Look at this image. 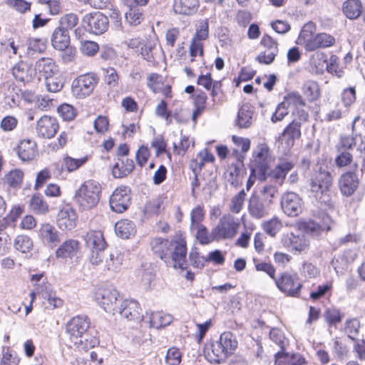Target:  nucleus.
Wrapping results in <instances>:
<instances>
[{
  "mask_svg": "<svg viewBox=\"0 0 365 365\" xmlns=\"http://www.w3.org/2000/svg\"><path fill=\"white\" fill-rule=\"evenodd\" d=\"M86 246L91 250H105L107 244L103 232L100 230H91L87 232L84 237Z\"/></svg>",
  "mask_w": 365,
  "mask_h": 365,
  "instance_id": "cd10ccee",
  "label": "nucleus"
},
{
  "mask_svg": "<svg viewBox=\"0 0 365 365\" xmlns=\"http://www.w3.org/2000/svg\"><path fill=\"white\" fill-rule=\"evenodd\" d=\"M115 232L118 237L123 239H128L135 235V227L132 221L122 220L115 223Z\"/></svg>",
  "mask_w": 365,
  "mask_h": 365,
  "instance_id": "c9c22d12",
  "label": "nucleus"
},
{
  "mask_svg": "<svg viewBox=\"0 0 365 365\" xmlns=\"http://www.w3.org/2000/svg\"><path fill=\"white\" fill-rule=\"evenodd\" d=\"M35 71L46 78L58 74V66L51 58H41L35 63Z\"/></svg>",
  "mask_w": 365,
  "mask_h": 365,
  "instance_id": "bb28decb",
  "label": "nucleus"
},
{
  "mask_svg": "<svg viewBox=\"0 0 365 365\" xmlns=\"http://www.w3.org/2000/svg\"><path fill=\"white\" fill-rule=\"evenodd\" d=\"M245 197L246 193L244 190L235 195L231 200L230 205V211L236 214L239 213L243 207Z\"/></svg>",
  "mask_w": 365,
  "mask_h": 365,
  "instance_id": "3c124183",
  "label": "nucleus"
},
{
  "mask_svg": "<svg viewBox=\"0 0 365 365\" xmlns=\"http://www.w3.org/2000/svg\"><path fill=\"white\" fill-rule=\"evenodd\" d=\"M294 164L291 161H282L274 169L267 172V177L274 181V185H282L287 173L294 168Z\"/></svg>",
  "mask_w": 365,
  "mask_h": 365,
  "instance_id": "5701e85b",
  "label": "nucleus"
},
{
  "mask_svg": "<svg viewBox=\"0 0 365 365\" xmlns=\"http://www.w3.org/2000/svg\"><path fill=\"white\" fill-rule=\"evenodd\" d=\"M356 100L355 86H349L344 88L341 93V101L346 108H350Z\"/></svg>",
  "mask_w": 365,
  "mask_h": 365,
  "instance_id": "c03bdc74",
  "label": "nucleus"
},
{
  "mask_svg": "<svg viewBox=\"0 0 365 365\" xmlns=\"http://www.w3.org/2000/svg\"><path fill=\"white\" fill-rule=\"evenodd\" d=\"M295 140L293 137L283 132L278 139V148L286 153L292 148Z\"/></svg>",
  "mask_w": 365,
  "mask_h": 365,
  "instance_id": "13d9d810",
  "label": "nucleus"
},
{
  "mask_svg": "<svg viewBox=\"0 0 365 365\" xmlns=\"http://www.w3.org/2000/svg\"><path fill=\"white\" fill-rule=\"evenodd\" d=\"M334 224L333 220L329 216L326 215L323 217L322 224L314 221H302L299 223V227L302 229L306 233L309 234L314 237L319 236L324 231H329L331 230V226Z\"/></svg>",
  "mask_w": 365,
  "mask_h": 365,
  "instance_id": "f3484780",
  "label": "nucleus"
},
{
  "mask_svg": "<svg viewBox=\"0 0 365 365\" xmlns=\"http://www.w3.org/2000/svg\"><path fill=\"white\" fill-rule=\"evenodd\" d=\"M198 7V0H175L173 4L175 12L182 15H191L196 13Z\"/></svg>",
  "mask_w": 365,
  "mask_h": 365,
  "instance_id": "7c9ffc66",
  "label": "nucleus"
},
{
  "mask_svg": "<svg viewBox=\"0 0 365 365\" xmlns=\"http://www.w3.org/2000/svg\"><path fill=\"white\" fill-rule=\"evenodd\" d=\"M352 136L341 135L340 146L344 149H350L356 145L360 151L365 150V119L356 117L352 123Z\"/></svg>",
  "mask_w": 365,
  "mask_h": 365,
  "instance_id": "423d86ee",
  "label": "nucleus"
},
{
  "mask_svg": "<svg viewBox=\"0 0 365 365\" xmlns=\"http://www.w3.org/2000/svg\"><path fill=\"white\" fill-rule=\"evenodd\" d=\"M173 321V317L161 312L146 313L142 322L144 324H148L150 327L160 329L169 325Z\"/></svg>",
  "mask_w": 365,
  "mask_h": 365,
  "instance_id": "4be33fe9",
  "label": "nucleus"
},
{
  "mask_svg": "<svg viewBox=\"0 0 365 365\" xmlns=\"http://www.w3.org/2000/svg\"><path fill=\"white\" fill-rule=\"evenodd\" d=\"M130 203V190L126 186L117 187L110 197V208L115 212L121 213L125 211Z\"/></svg>",
  "mask_w": 365,
  "mask_h": 365,
  "instance_id": "ddd939ff",
  "label": "nucleus"
},
{
  "mask_svg": "<svg viewBox=\"0 0 365 365\" xmlns=\"http://www.w3.org/2000/svg\"><path fill=\"white\" fill-rule=\"evenodd\" d=\"M77 215L69 206L61 208L56 218L57 225L61 230H72L76 227Z\"/></svg>",
  "mask_w": 365,
  "mask_h": 365,
  "instance_id": "aec40b11",
  "label": "nucleus"
},
{
  "mask_svg": "<svg viewBox=\"0 0 365 365\" xmlns=\"http://www.w3.org/2000/svg\"><path fill=\"white\" fill-rule=\"evenodd\" d=\"M87 160L86 158L76 159L69 156H66L63 158L62 164H55L56 171L54 172L57 175H60L63 169H66L68 172H73L78 169L82 166Z\"/></svg>",
  "mask_w": 365,
  "mask_h": 365,
  "instance_id": "72a5a7b5",
  "label": "nucleus"
},
{
  "mask_svg": "<svg viewBox=\"0 0 365 365\" xmlns=\"http://www.w3.org/2000/svg\"><path fill=\"white\" fill-rule=\"evenodd\" d=\"M140 307L138 302L133 299H124L120 302L116 313L128 321L140 322L143 316L140 314Z\"/></svg>",
  "mask_w": 365,
  "mask_h": 365,
  "instance_id": "4468645a",
  "label": "nucleus"
},
{
  "mask_svg": "<svg viewBox=\"0 0 365 365\" xmlns=\"http://www.w3.org/2000/svg\"><path fill=\"white\" fill-rule=\"evenodd\" d=\"M332 181L330 172L322 166L319 167L312 173L309 183L310 193L321 205L327 207H333L334 205L330 195Z\"/></svg>",
  "mask_w": 365,
  "mask_h": 365,
  "instance_id": "f03ea898",
  "label": "nucleus"
},
{
  "mask_svg": "<svg viewBox=\"0 0 365 365\" xmlns=\"http://www.w3.org/2000/svg\"><path fill=\"white\" fill-rule=\"evenodd\" d=\"M343 12L350 19H356L362 12L360 0H346L343 4Z\"/></svg>",
  "mask_w": 365,
  "mask_h": 365,
  "instance_id": "4c0bfd02",
  "label": "nucleus"
},
{
  "mask_svg": "<svg viewBox=\"0 0 365 365\" xmlns=\"http://www.w3.org/2000/svg\"><path fill=\"white\" fill-rule=\"evenodd\" d=\"M305 359L299 354L278 352L275 354L276 365H305Z\"/></svg>",
  "mask_w": 365,
  "mask_h": 365,
  "instance_id": "2f4dec72",
  "label": "nucleus"
},
{
  "mask_svg": "<svg viewBox=\"0 0 365 365\" xmlns=\"http://www.w3.org/2000/svg\"><path fill=\"white\" fill-rule=\"evenodd\" d=\"M343 317L344 315L340 311L335 308L327 309L324 314V320L329 327H336V324L341 322Z\"/></svg>",
  "mask_w": 365,
  "mask_h": 365,
  "instance_id": "a18cd8bd",
  "label": "nucleus"
},
{
  "mask_svg": "<svg viewBox=\"0 0 365 365\" xmlns=\"http://www.w3.org/2000/svg\"><path fill=\"white\" fill-rule=\"evenodd\" d=\"M98 76L94 73L79 76L72 83L71 91L77 98H85L90 96L98 83Z\"/></svg>",
  "mask_w": 365,
  "mask_h": 365,
  "instance_id": "6e6552de",
  "label": "nucleus"
},
{
  "mask_svg": "<svg viewBox=\"0 0 365 365\" xmlns=\"http://www.w3.org/2000/svg\"><path fill=\"white\" fill-rule=\"evenodd\" d=\"M286 103L287 102L282 101L277 106L275 112L271 118V120L273 123L281 121L289 113V107Z\"/></svg>",
  "mask_w": 365,
  "mask_h": 365,
  "instance_id": "69168bd1",
  "label": "nucleus"
},
{
  "mask_svg": "<svg viewBox=\"0 0 365 365\" xmlns=\"http://www.w3.org/2000/svg\"><path fill=\"white\" fill-rule=\"evenodd\" d=\"M78 21V19L76 14H66L61 18L58 28L68 31L76 26Z\"/></svg>",
  "mask_w": 365,
  "mask_h": 365,
  "instance_id": "603ef678",
  "label": "nucleus"
},
{
  "mask_svg": "<svg viewBox=\"0 0 365 365\" xmlns=\"http://www.w3.org/2000/svg\"><path fill=\"white\" fill-rule=\"evenodd\" d=\"M253 115V108L248 103L243 104L237 113V125L240 128H249L252 123Z\"/></svg>",
  "mask_w": 365,
  "mask_h": 365,
  "instance_id": "473e14b6",
  "label": "nucleus"
},
{
  "mask_svg": "<svg viewBox=\"0 0 365 365\" xmlns=\"http://www.w3.org/2000/svg\"><path fill=\"white\" fill-rule=\"evenodd\" d=\"M190 55L191 56L190 61H195V57L197 56L202 57L204 54L203 43L197 40L192 39L190 44Z\"/></svg>",
  "mask_w": 365,
  "mask_h": 365,
  "instance_id": "e2e57ef3",
  "label": "nucleus"
},
{
  "mask_svg": "<svg viewBox=\"0 0 365 365\" xmlns=\"http://www.w3.org/2000/svg\"><path fill=\"white\" fill-rule=\"evenodd\" d=\"M58 113L64 120L67 121L72 120L76 114L74 108L71 105L67 103L61 105L58 108Z\"/></svg>",
  "mask_w": 365,
  "mask_h": 365,
  "instance_id": "0e129e2a",
  "label": "nucleus"
},
{
  "mask_svg": "<svg viewBox=\"0 0 365 365\" xmlns=\"http://www.w3.org/2000/svg\"><path fill=\"white\" fill-rule=\"evenodd\" d=\"M284 102H287V105L289 108L295 107L298 110V113H299V119L301 120H306L308 116L307 113L304 112L303 110H299V106H303L304 105V102L302 97L297 93H291L287 96L284 97L283 101Z\"/></svg>",
  "mask_w": 365,
  "mask_h": 365,
  "instance_id": "a19ab883",
  "label": "nucleus"
},
{
  "mask_svg": "<svg viewBox=\"0 0 365 365\" xmlns=\"http://www.w3.org/2000/svg\"><path fill=\"white\" fill-rule=\"evenodd\" d=\"M303 200L294 192H286L281 197V207L283 212L289 217H297L303 210Z\"/></svg>",
  "mask_w": 365,
  "mask_h": 365,
  "instance_id": "9b49d317",
  "label": "nucleus"
},
{
  "mask_svg": "<svg viewBox=\"0 0 365 365\" xmlns=\"http://www.w3.org/2000/svg\"><path fill=\"white\" fill-rule=\"evenodd\" d=\"M61 235L54 226L49 223L42 224L39 229V237L49 247L56 246L61 240Z\"/></svg>",
  "mask_w": 365,
  "mask_h": 365,
  "instance_id": "412c9836",
  "label": "nucleus"
},
{
  "mask_svg": "<svg viewBox=\"0 0 365 365\" xmlns=\"http://www.w3.org/2000/svg\"><path fill=\"white\" fill-rule=\"evenodd\" d=\"M247 209L252 219L261 220L269 215L271 207L262 200L260 195L254 192L247 201Z\"/></svg>",
  "mask_w": 365,
  "mask_h": 365,
  "instance_id": "f8f14e48",
  "label": "nucleus"
},
{
  "mask_svg": "<svg viewBox=\"0 0 365 365\" xmlns=\"http://www.w3.org/2000/svg\"><path fill=\"white\" fill-rule=\"evenodd\" d=\"M150 156V152L145 145H140L135 153V160L140 167H143Z\"/></svg>",
  "mask_w": 365,
  "mask_h": 365,
  "instance_id": "052dcab7",
  "label": "nucleus"
},
{
  "mask_svg": "<svg viewBox=\"0 0 365 365\" xmlns=\"http://www.w3.org/2000/svg\"><path fill=\"white\" fill-rule=\"evenodd\" d=\"M181 359L180 351L175 347H172L167 351L165 361L168 365H179Z\"/></svg>",
  "mask_w": 365,
  "mask_h": 365,
  "instance_id": "6e6d98bb",
  "label": "nucleus"
},
{
  "mask_svg": "<svg viewBox=\"0 0 365 365\" xmlns=\"http://www.w3.org/2000/svg\"><path fill=\"white\" fill-rule=\"evenodd\" d=\"M30 208L36 214L45 215L48 210L47 202L39 195H34L30 200Z\"/></svg>",
  "mask_w": 365,
  "mask_h": 365,
  "instance_id": "37998d69",
  "label": "nucleus"
},
{
  "mask_svg": "<svg viewBox=\"0 0 365 365\" xmlns=\"http://www.w3.org/2000/svg\"><path fill=\"white\" fill-rule=\"evenodd\" d=\"M90 322L86 316L73 317L66 324V331L71 339L82 337L88 329Z\"/></svg>",
  "mask_w": 365,
  "mask_h": 365,
  "instance_id": "6ab92c4d",
  "label": "nucleus"
},
{
  "mask_svg": "<svg viewBox=\"0 0 365 365\" xmlns=\"http://www.w3.org/2000/svg\"><path fill=\"white\" fill-rule=\"evenodd\" d=\"M104 81L110 88H115L118 86L119 76L115 68L109 67L103 70Z\"/></svg>",
  "mask_w": 365,
  "mask_h": 365,
  "instance_id": "864d4df0",
  "label": "nucleus"
},
{
  "mask_svg": "<svg viewBox=\"0 0 365 365\" xmlns=\"http://www.w3.org/2000/svg\"><path fill=\"white\" fill-rule=\"evenodd\" d=\"M119 296L118 292L113 288H100L95 293L94 299L106 312L115 314L121 302Z\"/></svg>",
  "mask_w": 365,
  "mask_h": 365,
  "instance_id": "1a4fd4ad",
  "label": "nucleus"
},
{
  "mask_svg": "<svg viewBox=\"0 0 365 365\" xmlns=\"http://www.w3.org/2000/svg\"><path fill=\"white\" fill-rule=\"evenodd\" d=\"M335 38L329 34L319 33L309 40L307 44V51H314L319 48H326L334 46Z\"/></svg>",
  "mask_w": 365,
  "mask_h": 365,
  "instance_id": "b1692460",
  "label": "nucleus"
},
{
  "mask_svg": "<svg viewBox=\"0 0 365 365\" xmlns=\"http://www.w3.org/2000/svg\"><path fill=\"white\" fill-rule=\"evenodd\" d=\"M54 76H50L49 77H46L45 83L47 90L49 92H58L63 88V83L61 80L57 78H54Z\"/></svg>",
  "mask_w": 365,
  "mask_h": 365,
  "instance_id": "774afa93",
  "label": "nucleus"
},
{
  "mask_svg": "<svg viewBox=\"0 0 365 365\" xmlns=\"http://www.w3.org/2000/svg\"><path fill=\"white\" fill-rule=\"evenodd\" d=\"M24 174L21 170H15L9 172L6 178V182L11 187H16L21 185Z\"/></svg>",
  "mask_w": 365,
  "mask_h": 365,
  "instance_id": "bf43d9fd",
  "label": "nucleus"
},
{
  "mask_svg": "<svg viewBox=\"0 0 365 365\" xmlns=\"http://www.w3.org/2000/svg\"><path fill=\"white\" fill-rule=\"evenodd\" d=\"M315 31V26L313 23L309 22L306 24L302 29L299 36L298 37V43L304 45L307 50V44L309 40H312L313 33Z\"/></svg>",
  "mask_w": 365,
  "mask_h": 365,
  "instance_id": "49530a36",
  "label": "nucleus"
},
{
  "mask_svg": "<svg viewBox=\"0 0 365 365\" xmlns=\"http://www.w3.org/2000/svg\"><path fill=\"white\" fill-rule=\"evenodd\" d=\"M359 180L354 172H347L343 174L339 181L341 192L345 196L351 195L356 190Z\"/></svg>",
  "mask_w": 365,
  "mask_h": 365,
  "instance_id": "393cba45",
  "label": "nucleus"
},
{
  "mask_svg": "<svg viewBox=\"0 0 365 365\" xmlns=\"http://www.w3.org/2000/svg\"><path fill=\"white\" fill-rule=\"evenodd\" d=\"M277 287L290 296H297L302 287L299 277L296 274H284L280 280L275 279Z\"/></svg>",
  "mask_w": 365,
  "mask_h": 365,
  "instance_id": "a211bd4d",
  "label": "nucleus"
},
{
  "mask_svg": "<svg viewBox=\"0 0 365 365\" xmlns=\"http://www.w3.org/2000/svg\"><path fill=\"white\" fill-rule=\"evenodd\" d=\"M122 165L120 168L118 163H115L112 170V174L114 178H123L130 174L135 168L134 162L131 159L125 158V160H122Z\"/></svg>",
  "mask_w": 365,
  "mask_h": 365,
  "instance_id": "ea45409f",
  "label": "nucleus"
},
{
  "mask_svg": "<svg viewBox=\"0 0 365 365\" xmlns=\"http://www.w3.org/2000/svg\"><path fill=\"white\" fill-rule=\"evenodd\" d=\"M190 228L192 230L196 231V237L200 244L207 245L211 242L207 230L203 225L190 227Z\"/></svg>",
  "mask_w": 365,
  "mask_h": 365,
  "instance_id": "680f3d73",
  "label": "nucleus"
},
{
  "mask_svg": "<svg viewBox=\"0 0 365 365\" xmlns=\"http://www.w3.org/2000/svg\"><path fill=\"white\" fill-rule=\"evenodd\" d=\"M282 227V222L277 217H274L272 219L264 222L262 224V227L264 232L271 237H274L280 230Z\"/></svg>",
  "mask_w": 365,
  "mask_h": 365,
  "instance_id": "09e8293b",
  "label": "nucleus"
},
{
  "mask_svg": "<svg viewBox=\"0 0 365 365\" xmlns=\"http://www.w3.org/2000/svg\"><path fill=\"white\" fill-rule=\"evenodd\" d=\"M58 127L55 118L45 115L37 121L36 131L38 136L42 138H51L57 133Z\"/></svg>",
  "mask_w": 365,
  "mask_h": 365,
  "instance_id": "2eb2a0df",
  "label": "nucleus"
},
{
  "mask_svg": "<svg viewBox=\"0 0 365 365\" xmlns=\"http://www.w3.org/2000/svg\"><path fill=\"white\" fill-rule=\"evenodd\" d=\"M281 242L284 247L298 253L305 251L309 246V242L304 235H294L293 232L284 235Z\"/></svg>",
  "mask_w": 365,
  "mask_h": 365,
  "instance_id": "dca6fc26",
  "label": "nucleus"
},
{
  "mask_svg": "<svg viewBox=\"0 0 365 365\" xmlns=\"http://www.w3.org/2000/svg\"><path fill=\"white\" fill-rule=\"evenodd\" d=\"M274 161L268 145L265 143L259 144L253 151L251 161V172L260 181L267 178V172Z\"/></svg>",
  "mask_w": 365,
  "mask_h": 365,
  "instance_id": "39448f33",
  "label": "nucleus"
},
{
  "mask_svg": "<svg viewBox=\"0 0 365 365\" xmlns=\"http://www.w3.org/2000/svg\"><path fill=\"white\" fill-rule=\"evenodd\" d=\"M360 328L361 323L357 318H349L344 322L343 330L350 339L355 341L358 340Z\"/></svg>",
  "mask_w": 365,
  "mask_h": 365,
  "instance_id": "e433bc0d",
  "label": "nucleus"
},
{
  "mask_svg": "<svg viewBox=\"0 0 365 365\" xmlns=\"http://www.w3.org/2000/svg\"><path fill=\"white\" fill-rule=\"evenodd\" d=\"M12 74L17 81L26 83L32 81L34 71L27 63L20 61L14 66Z\"/></svg>",
  "mask_w": 365,
  "mask_h": 365,
  "instance_id": "c85d7f7f",
  "label": "nucleus"
},
{
  "mask_svg": "<svg viewBox=\"0 0 365 365\" xmlns=\"http://www.w3.org/2000/svg\"><path fill=\"white\" fill-rule=\"evenodd\" d=\"M52 46L58 51H65L70 43L68 32L57 27L51 36Z\"/></svg>",
  "mask_w": 365,
  "mask_h": 365,
  "instance_id": "c756f323",
  "label": "nucleus"
},
{
  "mask_svg": "<svg viewBox=\"0 0 365 365\" xmlns=\"http://www.w3.org/2000/svg\"><path fill=\"white\" fill-rule=\"evenodd\" d=\"M209 36V23L207 19L200 20L195 33L192 39L199 41H205Z\"/></svg>",
  "mask_w": 365,
  "mask_h": 365,
  "instance_id": "de8ad7c7",
  "label": "nucleus"
},
{
  "mask_svg": "<svg viewBox=\"0 0 365 365\" xmlns=\"http://www.w3.org/2000/svg\"><path fill=\"white\" fill-rule=\"evenodd\" d=\"M122 259L114 254H110L108 257H106L103 269L116 272L120 267Z\"/></svg>",
  "mask_w": 365,
  "mask_h": 365,
  "instance_id": "4d7b16f0",
  "label": "nucleus"
},
{
  "mask_svg": "<svg viewBox=\"0 0 365 365\" xmlns=\"http://www.w3.org/2000/svg\"><path fill=\"white\" fill-rule=\"evenodd\" d=\"M240 222L231 214L224 215L219 220L217 225L212 228L211 236L214 240L220 241L231 240L237 233Z\"/></svg>",
  "mask_w": 365,
  "mask_h": 365,
  "instance_id": "0eeeda50",
  "label": "nucleus"
},
{
  "mask_svg": "<svg viewBox=\"0 0 365 365\" xmlns=\"http://www.w3.org/2000/svg\"><path fill=\"white\" fill-rule=\"evenodd\" d=\"M125 21L131 26H137L143 19L142 9L138 6H129L125 13Z\"/></svg>",
  "mask_w": 365,
  "mask_h": 365,
  "instance_id": "79ce46f5",
  "label": "nucleus"
},
{
  "mask_svg": "<svg viewBox=\"0 0 365 365\" xmlns=\"http://www.w3.org/2000/svg\"><path fill=\"white\" fill-rule=\"evenodd\" d=\"M153 252L166 264L175 268L184 269L187 255L186 243L183 239L169 240L155 238L150 242Z\"/></svg>",
  "mask_w": 365,
  "mask_h": 365,
  "instance_id": "f257e3e1",
  "label": "nucleus"
},
{
  "mask_svg": "<svg viewBox=\"0 0 365 365\" xmlns=\"http://www.w3.org/2000/svg\"><path fill=\"white\" fill-rule=\"evenodd\" d=\"M14 247L22 253H27L32 249L33 242L26 235H19L14 240Z\"/></svg>",
  "mask_w": 365,
  "mask_h": 365,
  "instance_id": "8fccbe9b",
  "label": "nucleus"
},
{
  "mask_svg": "<svg viewBox=\"0 0 365 365\" xmlns=\"http://www.w3.org/2000/svg\"><path fill=\"white\" fill-rule=\"evenodd\" d=\"M101 192V186L99 182L93 180H88L76 190L74 200L80 209L90 210L99 202Z\"/></svg>",
  "mask_w": 365,
  "mask_h": 365,
  "instance_id": "7ed1b4c3",
  "label": "nucleus"
},
{
  "mask_svg": "<svg viewBox=\"0 0 365 365\" xmlns=\"http://www.w3.org/2000/svg\"><path fill=\"white\" fill-rule=\"evenodd\" d=\"M79 249V243L75 240L65 241L56 251V256L58 258L72 257L76 254Z\"/></svg>",
  "mask_w": 365,
  "mask_h": 365,
  "instance_id": "f704fd0d",
  "label": "nucleus"
},
{
  "mask_svg": "<svg viewBox=\"0 0 365 365\" xmlns=\"http://www.w3.org/2000/svg\"><path fill=\"white\" fill-rule=\"evenodd\" d=\"M237 345L236 337L232 332H223L220 339L212 344L211 353H208L209 360L220 363L235 352Z\"/></svg>",
  "mask_w": 365,
  "mask_h": 365,
  "instance_id": "20e7f679",
  "label": "nucleus"
},
{
  "mask_svg": "<svg viewBox=\"0 0 365 365\" xmlns=\"http://www.w3.org/2000/svg\"><path fill=\"white\" fill-rule=\"evenodd\" d=\"M36 144L34 141L25 139L19 142L17 147V154L23 161H30L37 155Z\"/></svg>",
  "mask_w": 365,
  "mask_h": 365,
  "instance_id": "a878e982",
  "label": "nucleus"
},
{
  "mask_svg": "<svg viewBox=\"0 0 365 365\" xmlns=\"http://www.w3.org/2000/svg\"><path fill=\"white\" fill-rule=\"evenodd\" d=\"M83 23L85 29L90 33L99 35L107 31L109 21L106 16L96 11L85 15Z\"/></svg>",
  "mask_w": 365,
  "mask_h": 365,
  "instance_id": "9d476101",
  "label": "nucleus"
},
{
  "mask_svg": "<svg viewBox=\"0 0 365 365\" xmlns=\"http://www.w3.org/2000/svg\"><path fill=\"white\" fill-rule=\"evenodd\" d=\"M147 86L155 93L160 90V86H163V78L158 73H150L147 77Z\"/></svg>",
  "mask_w": 365,
  "mask_h": 365,
  "instance_id": "5fc2aeb1",
  "label": "nucleus"
},
{
  "mask_svg": "<svg viewBox=\"0 0 365 365\" xmlns=\"http://www.w3.org/2000/svg\"><path fill=\"white\" fill-rule=\"evenodd\" d=\"M103 252L104 250H91L89 261L92 265L95 267H101L103 269L106 259Z\"/></svg>",
  "mask_w": 365,
  "mask_h": 365,
  "instance_id": "338daca9",
  "label": "nucleus"
},
{
  "mask_svg": "<svg viewBox=\"0 0 365 365\" xmlns=\"http://www.w3.org/2000/svg\"><path fill=\"white\" fill-rule=\"evenodd\" d=\"M262 200L270 207L274 204V200L279 194V187L277 185L266 183L259 190Z\"/></svg>",
  "mask_w": 365,
  "mask_h": 365,
  "instance_id": "58836bf2",
  "label": "nucleus"
}]
</instances>
